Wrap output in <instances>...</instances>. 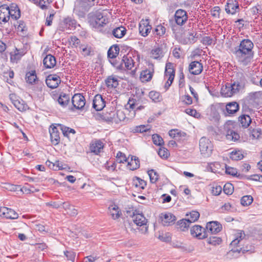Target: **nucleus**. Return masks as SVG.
<instances>
[{
  "label": "nucleus",
  "mask_w": 262,
  "mask_h": 262,
  "mask_svg": "<svg viewBox=\"0 0 262 262\" xmlns=\"http://www.w3.org/2000/svg\"><path fill=\"white\" fill-rule=\"evenodd\" d=\"M253 199L251 195H245L242 198L241 200V204L243 206H247L250 205L253 202Z\"/></svg>",
  "instance_id": "8fccbe9b"
},
{
  "label": "nucleus",
  "mask_w": 262,
  "mask_h": 262,
  "mask_svg": "<svg viewBox=\"0 0 262 262\" xmlns=\"http://www.w3.org/2000/svg\"><path fill=\"white\" fill-rule=\"evenodd\" d=\"M221 93L225 97H230L235 94L231 83L224 85L221 89Z\"/></svg>",
  "instance_id": "bb28decb"
},
{
  "label": "nucleus",
  "mask_w": 262,
  "mask_h": 262,
  "mask_svg": "<svg viewBox=\"0 0 262 262\" xmlns=\"http://www.w3.org/2000/svg\"><path fill=\"white\" fill-rule=\"evenodd\" d=\"M10 19V10L9 6L7 5H2L0 6V23H7Z\"/></svg>",
  "instance_id": "a211bd4d"
},
{
  "label": "nucleus",
  "mask_w": 262,
  "mask_h": 262,
  "mask_svg": "<svg viewBox=\"0 0 262 262\" xmlns=\"http://www.w3.org/2000/svg\"><path fill=\"white\" fill-rule=\"evenodd\" d=\"M10 61L13 63H17L20 59L21 57L25 55V52L22 50L15 48L10 53Z\"/></svg>",
  "instance_id": "5701e85b"
},
{
  "label": "nucleus",
  "mask_w": 262,
  "mask_h": 262,
  "mask_svg": "<svg viewBox=\"0 0 262 262\" xmlns=\"http://www.w3.org/2000/svg\"><path fill=\"white\" fill-rule=\"evenodd\" d=\"M13 105L20 112L25 111L28 108L27 104L21 99H18Z\"/></svg>",
  "instance_id": "a18cd8bd"
},
{
  "label": "nucleus",
  "mask_w": 262,
  "mask_h": 262,
  "mask_svg": "<svg viewBox=\"0 0 262 262\" xmlns=\"http://www.w3.org/2000/svg\"><path fill=\"white\" fill-rule=\"evenodd\" d=\"M225 11L227 13L232 15L239 12V7L238 2L236 0H227Z\"/></svg>",
  "instance_id": "f8f14e48"
},
{
  "label": "nucleus",
  "mask_w": 262,
  "mask_h": 262,
  "mask_svg": "<svg viewBox=\"0 0 262 262\" xmlns=\"http://www.w3.org/2000/svg\"><path fill=\"white\" fill-rule=\"evenodd\" d=\"M138 104V101L134 98H130L127 103V105H129V108L133 110H141L144 108V107L143 106L139 105Z\"/></svg>",
  "instance_id": "a19ab883"
},
{
  "label": "nucleus",
  "mask_w": 262,
  "mask_h": 262,
  "mask_svg": "<svg viewBox=\"0 0 262 262\" xmlns=\"http://www.w3.org/2000/svg\"><path fill=\"white\" fill-rule=\"evenodd\" d=\"M190 224V223L189 222V221L187 220L186 219H182L178 222L179 228L181 231H185L186 229H187Z\"/></svg>",
  "instance_id": "09e8293b"
},
{
  "label": "nucleus",
  "mask_w": 262,
  "mask_h": 262,
  "mask_svg": "<svg viewBox=\"0 0 262 262\" xmlns=\"http://www.w3.org/2000/svg\"><path fill=\"white\" fill-rule=\"evenodd\" d=\"M133 185L136 187H139L140 189H143L146 186V182L138 177H135L133 179Z\"/></svg>",
  "instance_id": "49530a36"
},
{
  "label": "nucleus",
  "mask_w": 262,
  "mask_h": 262,
  "mask_svg": "<svg viewBox=\"0 0 262 262\" xmlns=\"http://www.w3.org/2000/svg\"><path fill=\"white\" fill-rule=\"evenodd\" d=\"M152 139L154 143L156 145L161 146L164 144L162 138L158 134L152 135Z\"/></svg>",
  "instance_id": "5fc2aeb1"
},
{
  "label": "nucleus",
  "mask_w": 262,
  "mask_h": 262,
  "mask_svg": "<svg viewBox=\"0 0 262 262\" xmlns=\"http://www.w3.org/2000/svg\"><path fill=\"white\" fill-rule=\"evenodd\" d=\"M73 106L77 110H82L85 104L84 97L81 94H75L72 98Z\"/></svg>",
  "instance_id": "6e6552de"
},
{
  "label": "nucleus",
  "mask_w": 262,
  "mask_h": 262,
  "mask_svg": "<svg viewBox=\"0 0 262 262\" xmlns=\"http://www.w3.org/2000/svg\"><path fill=\"white\" fill-rule=\"evenodd\" d=\"M115 119H114V122L115 123H119L120 122L124 121L126 118L125 113L122 110H118L115 111Z\"/></svg>",
  "instance_id": "37998d69"
},
{
  "label": "nucleus",
  "mask_w": 262,
  "mask_h": 262,
  "mask_svg": "<svg viewBox=\"0 0 262 262\" xmlns=\"http://www.w3.org/2000/svg\"><path fill=\"white\" fill-rule=\"evenodd\" d=\"M159 156L163 159H166L169 155L168 150L165 148H160L158 151Z\"/></svg>",
  "instance_id": "e2e57ef3"
},
{
  "label": "nucleus",
  "mask_w": 262,
  "mask_h": 262,
  "mask_svg": "<svg viewBox=\"0 0 262 262\" xmlns=\"http://www.w3.org/2000/svg\"><path fill=\"white\" fill-rule=\"evenodd\" d=\"M76 21L71 17L64 18L59 24V30L64 31L67 29H74L76 28Z\"/></svg>",
  "instance_id": "0eeeda50"
},
{
  "label": "nucleus",
  "mask_w": 262,
  "mask_h": 262,
  "mask_svg": "<svg viewBox=\"0 0 262 262\" xmlns=\"http://www.w3.org/2000/svg\"><path fill=\"white\" fill-rule=\"evenodd\" d=\"M148 174L151 183H155L158 180L159 175L154 170L151 169L148 170Z\"/></svg>",
  "instance_id": "3c124183"
},
{
  "label": "nucleus",
  "mask_w": 262,
  "mask_h": 262,
  "mask_svg": "<svg viewBox=\"0 0 262 262\" xmlns=\"http://www.w3.org/2000/svg\"><path fill=\"white\" fill-rule=\"evenodd\" d=\"M166 29L163 25L157 26L153 31L154 34L157 36L158 38L163 37L166 33Z\"/></svg>",
  "instance_id": "79ce46f5"
},
{
  "label": "nucleus",
  "mask_w": 262,
  "mask_h": 262,
  "mask_svg": "<svg viewBox=\"0 0 262 262\" xmlns=\"http://www.w3.org/2000/svg\"><path fill=\"white\" fill-rule=\"evenodd\" d=\"M105 106V102L100 95H96L93 99V107L97 111L102 110Z\"/></svg>",
  "instance_id": "6ab92c4d"
},
{
  "label": "nucleus",
  "mask_w": 262,
  "mask_h": 262,
  "mask_svg": "<svg viewBox=\"0 0 262 262\" xmlns=\"http://www.w3.org/2000/svg\"><path fill=\"white\" fill-rule=\"evenodd\" d=\"M121 63H124L125 67L128 70H131L134 66V61L130 56H124L121 60Z\"/></svg>",
  "instance_id": "ea45409f"
},
{
  "label": "nucleus",
  "mask_w": 262,
  "mask_h": 262,
  "mask_svg": "<svg viewBox=\"0 0 262 262\" xmlns=\"http://www.w3.org/2000/svg\"><path fill=\"white\" fill-rule=\"evenodd\" d=\"M60 129L61 130L63 135L64 136H68L70 133L74 134L75 131L74 129L68 127L67 126H63L62 125L59 124L58 125Z\"/></svg>",
  "instance_id": "864d4df0"
},
{
  "label": "nucleus",
  "mask_w": 262,
  "mask_h": 262,
  "mask_svg": "<svg viewBox=\"0 0 262 262\" xmlns=\"http://www.w3.org/2000/svg\"><path fill=\"white\" fill-rule=\"evenodd\" d=\"M110 62L113 67H115L118 70H121L124 69L122 63H120L119 61H117L116 58L110 59Z\"/></svg>",
  "instance_id": "4d7b16f0"
},
{
  "label": "nucleus",
  "mask_w": 262,
  "mask_h": 262,
  "mask_svg": "<svg viewBox=\"0 0 262 262\" xmlns=\"http://www.w3.org/2000/svg\"><path fill=\"white\" fill-rule=\"evenodd\" d=\"M46 82L49 88L55 89L61 82L60 77L57 74H50L47 76Z\"/></svg>",
  "instance_id": "9b49d317"
},
{
  "label": "nucleus",
  "mask_w": 262,
  "mask_h": 262,
  "mask_svg": "<svg viewBox=\"0 0 262 262\" xmlns=\"http://www.w3.org/2000/svg\"><path fill=\"white\" fill-rule=\"evenodd\" d=\"M206 229L211 233L216 234L222 230V226L217 221H211L207 224Z\"/></svg>",
  "instance_id": "aec40b11"
},
{
  "label": "nucleus",
  "mask_w": 262,
  "mask_h": 262,
  "mask_svg": "<svg viewBox=\"0 0 262 262\" xmlns=\"http://www.w3.org/2000/svg\"><path fill=\"white\" fill-rule=\"evenodd\" d=\"M10 10V17L15 20L18 19L20 17V11L17 5L15 4H12L9 6Z\"/></svg>",
  "instance_id": "393cba45"
},
{
  "label": "nucleus",
  "mask_w": 262,
  "mask_h": 262,
  "mask_svg": "<svg viewBox=\"0 0 262 262\" xmlns=\"http://www.w3.org/2000/svg\"><path fill=\"white\" fill-rule=\"evenodd\" d=\"M176 220V217L170 213H167L164 214L162 217V224L164 226H168L173 223Z\"/></svg>",
  "instance_id": "c9c22d12"
},
{
  "label": "nucleus",
  "mask_w": 262,
  "mask_h": 262,
  "mask_svg": "<svg viewBox=\"0 0 262 262\" xmlns=\"http://www.w3.org/2000/svg\"><path fill=\"white\" fill-rule=\"evenodd\" d=\"M175 71L173 69V64L171 62H168L166 64L165 70L164 73L165 78H168L172 80V78H174Z\"/></svg>",
  "instance_id": "cd10ccee"
},
{
  "label": "nucleus",
  "mask_w": 262,
  "mask_h": 262,
  "mask_svg": "<svg viewBox=\"0 0 262 262\" xmlns=\"http://www.w3.org/2000/svg\"><path fill=\"white\" fill-rule=\"evenodd\" d=\"M199 148L201 154L204 157H209L212 153L213 146L208 139L203 137L200 140Z\"/></svg>",
  "instance_id": "f03ea898"
},
{
  "label": "nucleus",
  "mask_w": 262,
  "mask_h": 262,
  "mask_svg": "<svg viewBox=\"0 0 262 262\" xmlns=\"http://www.w3.org/2000/svg\"><path fill=\"white\" fill-rule=\"evenodd\" d=\"M26 80L27 83L33 84L37 80V77L35 70H31L26 73Z\"/></svg>",
  "instance_id": "f704fd0d"
},
{
  "label": "nucleus",
  "mask_w": 262,
  "mask_h": 262,
  "mask_svg": "<svg viewBox=\"0 0 262 262\" xmlns=\"http://www.w3.org/2000/svg\"><path fill=\"white\" fill-rule=\"evenodd\" d=\"M233 125V122L229 121L225 124L224 128L227 132L226 139L229 141L235 142L239 140L240 137L237 132L230 129V126H232Z\"/></svg>",
  "instance_id": "423d86ee"
},
{
  "label": "nucleus",
  "mask_w": 262,
  "mask_h": 262,
  "mask_svg": "<svg viewBox=\"0 0 262 262\" xmlns=\"http://www.w3.org/2000/svg\"><path fill=\"white\" fill-rule=\"evenodd\" d=\"M56 63L55 57L51 54L47 55L43 60V64L47 69L53 68Z\"/></svg>",
  "instance_id": "b1692460"
},
{
  "label": "nucleus",
  "mask_w": 262,
  "mask_h": 262,
  "mask_svg": "<svg viewBox=\"0 0 262 262\" xmlns=\"http://www.w3.org/2000/svg\"><path fill=\"white\" fill-rule=\"evenodd\" d=\"M49 132L52 143L55 145H57L60 141L59 132L58 128L55 126H51Z\"/></svg>",
  "instance_id": "412c9836"
},
{
  "label": "nucleus",
  "mask_w": 262,
  "mask_h": 262,
  "mask_svg": "<svg viewBox=\"0 0 262 262\" xmlns=\"http://www.w3.org/2000/svg\"><path fill=\"white\" fill-rule=\"evenodd\" d=\"M149 96L154 101H159L161 99L160 94L155 91L149 92Z\"/></svg>",
  "instance_id": "680f3d73"
},
{
  "label": "nucleus",
  "mask_w": 262,
  "mask_h": 262,
  "mask_svg": "<svg viewBox=\"0 0 262 262\" xmlns=\"http://www.w3.org/2000/svg\"><path fill=\"white\" fill-rule=\"evenodd\" d=\"M133 221L135 224L139 226H143V233H146L147 231L148 227L146 226L147 220L141 213L134 214L132 216Z\"/></svg>",
  "instance_id": "1a4fd4ad"
},
{
  "label": "nucleus",
  "mask_w": 262,
  "mask_h": 262,
  "mask_svg": "<svg viewBox=\"0 0 262 262\" xmlns=\"http://www.w3.org/2000/svg\"><path fill=\"white\" fill-rule=\"evenodd\" d=\"M97 0H77L75 4V9L82 11H88L91 7L94 6Z\"/></svg>",
  "instance_id": "39448f33"
},
{
  "label": "nucleus",
  "mask_w": 262,
  "mask_h": 262,
  "mask_svg": "<svg viewBox=\"0 0 262 262\" xmlns=\"http://www.w3.org/2000/svg\"><path fill=\"white\" fill-rule=\"evenodd\" d=\"M80 48L82 50L83 54L84 56H89L90 55L92 51L91 47H88V46L81 45L80 46Z\"/></svg>",
  "instance_id": "338daca9"
},
{
  "label": "nucleus",
  "mask_w": 262,
  "mask_h": 262,
  "mask_svg": "<svg viewBox=\"0 0 262 262\" xmlns=\"http://www.w3.org/2000/svg\"><path fill=\"white\" fill-rule=\"evenodd\" d=\"M196 33L189 32L187 36V40L185 41V43H191L195 42L196 41Z\"/></svg>",
  "instance_id": "13d9d810"
},
{
  "label": "nucleus",
  "mask_w": 262,
  "mask_h": 262,
  "mask_svg": "<svg viewBox=\"0 0 262 262\" xmlns=\"http://www.w3.org/2000/svg\"><path fill=\"white\" fill-rule=\"evenodd\" d=\"M253 48L254 44L249 39H243L239 46L235 48L234 54L240 65L245 67L251 63L254 55Z\"/></svg>",
  "instance_id": "f257e3e1"
},
{
  "label": "nucleus",
  "mask_w": 262,
  "mask_h": 262,
  "mask_svg": "<svg viewBox=\"0 0 262 262\" xmlns=\"http://www.w3.org/2000/svg\"><path fill=\"white\" fill-rule=\"evenodd\" d=\"M187 216V220L189 221L190 223H193L197 221L200 216V213L199 212L196 211H192L189 213V214H186Z\"/></svg>",
  "instance_id": "de8ad7c7"
},
{
  "label": "nucleus",
  "mask_w": 262,
  "mask_h": 262,
  "mask_svg": "<svg viewBox=\"0 0 262 262\" xmlns=\"http://www.w3.org/2000/svg\"><path fill=\"white\" fill-rule=\"evenodd\" d=\"M244 158L242 152L238 151H232L230 154V158L233 160H240Z\"/></svg>",
  "instance_id": "603ef678"
},
{
  "label": "nucleus",
  "mask_w": 262,
  "mask_h": 262,
  "mask_svg": "<svg viewBox=\"0 0 262 262\" xmlns=\"http://www.w3.org/2000/svg\"><path fill=\"white\" fill-rule=\"evenodd\" d=\"M120 49L118 45L112 46L108 50L107 56L110 59L116 58L119 53Z\"/></svg>",
  "instance_id": "e433bc0d"
},
{
  "label": "nucleus",
  "mask_w": 262,
  "mask_h": 262,
  "mask_svg": "<svg viewBox=\"0 0 262 262\" xmlns=\"http://www.w3.org/2000/svg\"><path fill=\"white\" fill-rule=\"evenodd\" d=\"M188 19V15L185 10L183 9L177 10L174 14L175 22L178 25H183Z\"/></svg>",
  "instance_id": "9d476101"
},
{
  "label": "nucleus",
  "mask_w": 262,
  "mask_h": 262,
  "mask_svg": "<svg viewBox=\"0 0 262 262\" xmlns=\"http://www.w3.org/2000/svg\"><path fill=\"white\" fill-rule=\"evenodd\" d=\"M154 73L153 64L148 65V69L142 71L140 74V79L142 82H148L151 80Z\"/></svg>",
  "instance_id": "4468645a"
},
{
  "label": "nucleus",
  "mask_w": 262,
  "mask_h": 262,
  "mask_svg": "<svg viewBox=\"0 0 262 262\" xmlns=\"http://www.w3.org/2000/svg\"><path fill=\"white\" fill-rule=\"evenodd\" d=\"M246 79L244 75L242 74H238L237 78L231 83L235 94H237L243 91L245 86Z\"/></svg>",
  "instance_id": "20e7f679"
},
{
  "label": "nucleus",
  "mask_w": 262,
  "mask_h": 262,
  "mask_svg": "<svg viewBox=\"0 0 262 262\" xmlns=\"http://www.w3.org/2000/svg\"><path fill=\"white\" fill-rule=\"evenodd\" d=\"M163 56V51L160 48L154 49L151 51L150 57L155 59H160Z\"/></svg>",
  "instance_id": "c03bdc74"
},
{
  "label": "nucleus",
  "mask_w": 262,
  "mask_h": 262,
  "mask_svg": "<svg viewBox=\"0 0 262 262\" xmlns=\"http://www.w3.org/2000/svg\"><path fill=\"white\" fill-rule=\"evenodd\" d=\"M115 111H112L110 113L107 112L103 115V119L106 122H114L115 119Z\"/></svg>",
  "instance_id": "6e6d98bb"
},
{
  "label": "nucleus",
  "mask_w": 262,
  "mask_h": 262,
  "mask_svg": "<svg viewBox=\"0 0 262 262\" xmlns=\"http://www.w3.org/2000/svg\"><path fill=\"white\" fill-rule=\"evenodd\" d=\"M116 157L119 163H124V162H126L129 159V157L126 158L125 155L120 151H119L117 153Z\"/></svg>",
  "instance_id": "774afa93"
},
{
  "label": "nucleus",
  "mask_w": 262,
  "mask_h": 262,
  "mask_svg": "<svg viewBox=\"0 0 262 262\" xmlns=\"http://www.w3.org/2000/svg\"><path fill=\"white\" fill-rule=\"evenodd\" d=\"M250 130V137H252V139H258L261 135V129L260 128L253 129Z\"/></svg>",
  "instance_id": "052dcab7"
},
{
  "label": "nucleus",
  "mask_w": 262,
  "mask_h": 262,
  "mask_svg": "<svg viewBox=\"0 0 262 262\" xmlns=\"http://www.w3.org/2000/svg\"><path fill=\"white\" fill-rule=\"evenodd\" d=\"M126 33V28L122 26L114 29L112 31V34L115 37L117 38H122Z\"/></svg>",
  "instance_id": "473e14b6"
},
{
  "label": "nucleus",
  "mask_w": 262,
  "mask_h": 262,
  "mask_svg": "<svg viewBox=\"0 0 262 262\" xmlns=\"http://www.w3.org/2000/svg\"><path fill=\"white\" fill-rule=\"evenodd\" d=\"M203 66L202 63L198 61H193L190 63L188 71L192 75H198L203 71Z\"/></svg>",
  "instance_id": "2eb2a0df"
},
{
  "label": "nucleus",
  "mask_w": 262,
  "mask_h": 262,
  "mask_svg": "<svg viewBox=\"0 0 262 262\" xmlns=\"http://www.w3.org/2000/svg\"><path fill=\"white\" fill-rule=\"evenodd\" d=\"M238 120L242 127L247 128L251 123V119L249 115H242L239 117Z\"/></svg>",
  "instance_id": "58836bf2"
},
{
  "label": "nucleus",
  "mask_w": 262,
  "mask_h": 262,
  "mask_svg": "<svg viewBox=\"0 0 262 262\" xmlns=\"http://www.w3.org/2000/svg\"><path fill=\"white\" fill-rule=\"evenodd\" d=\"M223 190L227 194H231L234 190V187L232 184L227 183L224 186Z\"/></svg>",
  "instance_id": "bf43d9fd"
},
{
  "label": "nucleus",
  "mask_w": 262,
  "mask_h": 262,
  "mask_svg": "<svg viewBox=\"0 0 262 262\" xmlns=\"http://www.w3.org/2000/svg\"><path fill=\"white\" fill-rule=\"evenodd\" d=\"M232 248L229 250L228 252L226 253V257L228 259H232L234 258H237L241 254H245L247 252H249V253H252L254 252V250L253 248L249 249V247H243L242 248L240 247H231ZM251 248V247H249Z\"/></svg>",
  "instance_id": "7ed1b4c3"
},
{
  "label": "nucleus",
  "mask_w": 262,
  "mask_h": 262,
  "mask_svg": "<svg viewBox=\"0 0 262 262\" xmlns=\"http://www.w3.org/2000/svg\"><path fill=\"white\" fill-rule=\"evenodd\" d=\"M0 216L8 219H16L18 214L14 210L5 207H0Z\"/></svg>",
  "instance_id": "ddd939ff"
},
{
  "label": "nucleus",
  "mask_w": 262,
  "mask_h": 262,
  "mask_svg": "<svg viewBox=\"0 0 262 262\" xmlns=\"http://www.w3.org/2000/svg\"><path fill=\"white\" fill-rule=\"evenodd\" d=\"M70 100V95L64 93H61L59 95L57 99L58 103L63 107L67 106V105L69 103Z\"/></svg>",
  "instance_id": "2f4dec72"
},
{
  "label": "nucleus",
  "mask_w": 262,
  "mask_h": 262,
  "mask_svg": "<svg viewBox=\"0 0 262 262\" xmlns=\"http://www.w3.org/2000/svg\"><path fill=\"white\" fill-rule=\"evenodd\" d=\"M151 29L148 19H142L139 23V30L140 34L145 37L148 35Z\"/></svg>",
  "instance_id": "dca6fc26"
},
{
  "label": "nucleus",
  "mask_w": 262,
  "mask_h": 262,
  "mask_svg": "<svg viewBox=\"0 0 262 262\" xmlns=\"http://www.w3.org/2000/svg\"><path fill=\"white\" fill-rule=\"evenodd\" d=\"M239 110V105L236 102H231L228 103L226 105V110L229 115L234 114Z\"/></svg>",
  "instance_id": "7c9ffc66"
},
{
  "label": "nucleus",
  "mask_w": 262,
  "mask_h": 262,
  "mask_svg": "<svg viewBox=\"0 0 262 262\" xmlns=\"http://www.w3.org/2000/svg\"><path fill=\"white\" fill-rule=\"evenodd\" d=\"M109 214L114 220L118 219L121 215L119 207L116 204L111 205L108 207Z\"/></svg>",
  "instance_id": "a878e982"
},
{
  "label": "nucleus",
  "mask_w": 262,
  "mask_h": 262,
  "mask_svg": "<svg viewBox=\"0 0 262 262\" xmlns=\"http://www.w3.org/2000/svg\"><path fill=\"white\" fill-rule=\"evenodd\" d=\"M150 128L148 125H141L138 126H136L135 131L137 133H143L146 132L149 130Z\"/></svg>",
  "instance_id": "69168bd1"
},
{
  "label": "nucleus",
  "mask_w": 262,
  "mask_h": 262,
  "mask_svg": "<svg viewBox=\"0 0 262 262\" xmlns=\"http://www.w3.org/2000/svg\"><path fill=\"white\" fill-rule=\"evenodd\" d=\"M246 236L245 232L243 230H238L234 235V238L230 244V246H236Z\"/></svg>",
  "instance_id": "72a5a7b5"
},
{
  "label": "nucleus",
  "mask_w": 262,
  "mask_h": 262,
  "mask_svg": "<svg viewBox=\"0 0 262 262\" xmlns=\"http://www.w3.org/2000/svg\"><path fill=\"white\" fill-rule=\"evenodd\" d=\"M127 167L132 170H136L140 167V161L138 158L135 156H131L130 160L127 161Z\"/></svg>",
  "instance_id": "c756f323"
},
{
  "label": "nucleus",
  "mask_w": 262,
  "mask_h": 262,
  "mask_svg": "<svg viewBox=\"0 0 262 262\" xmlns=\"http://www.w3.org/2000/svg\"><path fill=\"white\" fill-rule=\"evenodd\" d=\"M103 143L100 140H95L91 143L90 149L92 152L98 155L103 149Z\"/></svg>",
  "instance_id": "4be33fe9"
},
{
  "label": "nucleus",
  "mask_w": 262,
  "mask_h": 262,
  "mask_svg": "<svg viewBox=\"0 0 262 262\" xmlns=\"http://www.w3.org/2000/svg\"><path fill=\"white\" fill-rule=\"evenodd\" d=\"M105 83L108 89L116 88L119 84L118 79L114 75L108 76L105 80Z\"/></svg>",
  "instance_id": "c85d7f7f"
},
{
  "label": "nucleus",
  "mask_w": 262,
  "mask_h": 262,
  "mask_svg": "<svg viewBox=\"0 0 262 262\" xmlns=\"http://www.w3.org/2000/svg\"><path fill=\"white\" fill-rule=\"evenodd\" d=\"M205 229L199 225H195L190 229L191 234L199 239H204L207 237L206 233L204 231Z\"/></svg>",
  "instance_id": "f3484780"
},
{
  "label": "nucleus",
  "mask_w": 262,
  "mask_h": 262,
  "mask_svg": "<svg viewBox=\"0 0 262 262\" xmlns=\"http://www.w3.org/2000/svg\"><path fill=\"white\" fill-rule=\"evenodd\" d=\"M206 243L209 245L213 246L221 245L222 243V239L221 237L216 236H211L209 237H206Z\"/></svg>",
  "instance_id": "4c0bfd02"
},
{
  "label": "nucleus",
  "mask_w": 262,
  "mask_h": 262,
  "mask_svg": "<svg viewBox=\"0 0 262 262\" xmlns=\"http://www.w3.org/2000/svg\"><path fill=\"white\" fill-rule=\"evenodd\" d=\"M185 112L187 114L195 118H198L200 116V114L195 110L192 108H187L185 110Z\"/></svg>",
  "instance_id": "0e129e2a"
}]
</instances>
